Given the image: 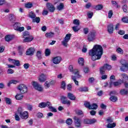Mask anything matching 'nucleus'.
I'll list each match as a JSON object with an SVG mask.
<instances>
[{
    "instance_id": "f257e3e1",
    "label": "nucleus",
    "mask_w": 128,
    "mask_h": 128,
    "mask_svg": "<svg viewBox=\"0 0 128 128\" xmlns=\"http://www.w3.org/2000/svg\"><path fill=\"white\" fill-rule=\"evenodd\" d=\"M102 54H104V50L100 45L96 44L92 50H89V56H92L91 58L94 61L100 60Z\"/></svg>"
},
{
    "instance_id": "f03ea898",
    "label": "nucleus",
    "mask_w": 128,
    "mask_h": 128,
    "mask_svg": "<svg viewBox=\"0 0 128 128\" xmlns=\"http://www.w3.org/2000/svg\"><path fill=\"white\" fill-rule=\"evenodd\" d=\"M18 114L22 120H26L28 118V112L26 111L22 112V109L21 108H18Z\"/></svg>"
},
{
    "instance_id": "7ed1b4c3",
    "label": "nucleus",
    "mask_w": 128,
    "mask_h": 128,
    "mask_svg": "<svg viewBox=\"0 0 128 128\" xmlns=\"http://www.w3.org/2000/svg\"><path fill=\"white\" fill-rule=\"evenodd\" d=\"M22 26V24L20 22H16L14 24L13 28L15 30H17V32H24V27Z\"/></svg>"
},
{
    "instance_id": "20e7f679",
    "label": "nucleus",
    "mask_w": 128,
    "mask_h": 128,
    "mask_svg": "<svg viewBox=\"0 0 128 128\" xmlns=\"http://www.w3.org/2000/svg\"><path fill=\"white\" fill-rule=\"evenodd\" d=\"M32 84L36 90H38V92H42V90H44V88H42V85L40 84L38 82L33 81L32 82Z\"/></svg>"
},
{
    "instance_id": "39448f33",
    "label": "nucleus",
    "mask_w": 128,
    "mask_h": 128,
    "mask_svg": "<svg viewBox=\"0 0 128 128\" xmlns=\"http://www.w3.org/2000/svg\"><path fill=\"white\" fill-rule=\"evenodd\" d=\"M112 70V66L108 64H106L100 68V74H104L106 70Z\"/></svg>"
},
{
    "instance_id": "423d86ee",
    "label": "nucleus",
    "mask_w": 128,
    "mask_h": 128,
    "mask_svg": "<svg viewBox=\"0 0 128 128\" xmlns=\"http://www.w3.org/2000/svg\"><path fill=\"white\" fill-rule=\"evenodd\" d=\"M71 37H72V34H66L64 40L62 42V46L66 48V46H68V42H70V40Z\"/></svg>"
},
{
    "instance_id": "0eeeda50",
    "label": "nucleus",
    "mask_w": 128,
    "mask_h": 128,
    "mask_svg": "<svg viewBox=\"0 0 128 128\" xmlns=\"http://www.w3.org/2000/svg\"><path fill=\"white\" fill-rule=\"evenodd\" d=\"M95 122H96V120L95 118H84L82 121V124H95Z\"/></svg>"
},
{
    "instance_id": "6e6552de",
    "label": "nucleus",
    "mask_w": 128,
    "mask_h": 128,
    "mask_svg": "<svg viewBox=\"0 0 128 128\" xmlns=\"http://www.w3.org/2000/svg\"><path fill=\"white\" fill-rule=\"evenodd\" d=\"M18 88L21 94H26L28 92V87L24 84H20Z\"/></svg>"
},
{
    "instance_id": "1a4fd4ad",
    "label": "nucleus",
    "mask_w": 128,
    "mask_h": 128,
    "mask_svg": "<svg viewBox=\"0 0 128 128\" xmlns=\"http://www.w3.org/2000/svg\"><path fill=\"white\" fill-rule=\"evenodd\" d=\"M74 120L75 126L76 128H82V121L80 119L78 116H75L74 117Z\"/></svg>"
},
{
    "instance_id": "9d476101",
    "label": "nucleus",
    "mask_w": 128,
    "mask_h": 128,
    "mask_svg": "<svg viewBox=\"0 0 128 128\" xmlns=\"http://www.w3.org/2000/svg\"><path fill=\"white\" fill-rule=\"evenodd\" d=\"M96 38V32H90L88 35V42H92Z\"/></svg>"
},
{
    "instance_id": "9b49d317",
    "label": "nucleus",
    "mask_w": 128,
    "mask_h": 128,
    "mask_svg": "<svg viewBox=\"0 0 128 128\" xmlns=\"http://www.w3.org/2000/svg\"><path fill=\"white\" fill-rule=\"evenodd\" d=\"M62 56H57L56 57H54L52 58V62L54 64H58L60 63L61 60H62Z\"/></svg>"
},
{
    "instance_id": "f8f14e48",
    "label": "nucleus",
    "mask_w": 128,
    "mask_h": 128,
    "mask_svg": "<svg viewBox=\"0 0 128 128\" xmlns=\"http://www.w3.org/2000/svg\"><path fill=\"white\" fill-rule=\"evenodd\" d=\"M46 6L48 10L50 12H54L56 10V8H54V6L50 2H48L46 4Z\"/></svg>"
},
{
    "instance_id": "ddd939ff",
    "label": "nucleus",
    "mask_w": 128,
    "mask_h": 128,
    "mask_svg": "<svg viewBox=\"0 0 128 128\" xmlns=\"http://www.w3.org/2000/svg\"><path fill=\"white\" fill-rule=\"evenodd\" d=\"M61 102L63 104H67V106H70V101L66 100V97L64 96H62Z\"/></svg>"
},
{
    "instance_id": "4468645a",
    "label": "nucleus",
    "mask_w": 128,
    "mask_h": 128,
    "mask_svg": "<svg viewBox=\"0 0 128 128\" xmlns=\"http://www.w3.org/2000/svg\"><path fill=\"white\" fill-rule=\"evenodd\" d=\"M35 50L34 48L32 47L29 48L26 52V56H32Z\"/></svg>"
},
{
    "instance_id": "2eb2a0df",
    "label": "nucleus",
    "mask_w": 128,
    "mask_h": 128,
    "mask_svg": "<svg viewBox=\"0 0 128 128\" xmlns=\"http://www.w3.org/2000/svg\"><path fill=\"white\" fill-rule=\"evenodd\" d=\"M48 106H50V102H42L39 104L38 107L40 108H48Z\"/></svg>"
},
{
    "instance_id": "dca6fc26",
    "label": "nucleus",
    "mask_w": 128,
    "mask_h": 128,
    "mask_svg": "<svg viewBox=\"0 0 128 128\" xmlns=\"http://www.w3.org/2000/svg\"><path fill=\"white\" fill-rule=\"evenodd\" d=\"M23 42H30L34 40L32 36H28V37H25L24 38Z\"/></svg>"
},
{
    "instance_id": "f3484780",
    "label": "nucleus",
    "mask_w": 128,
    "mask_h": 128,
    "mask_svg": "<svg viewBox=\"0 0 128 128\" xmlns=\"http://www.w3.org/2000/svg\"><path fill=\"white\" fill-rule=\"evenodd\" d=\"M107 28L108 34H114V25L112 24H108Z\"/></svg>"
},
{
    "instance_id": "a211bd4d",
    "label": "nucleus",
    "mask_w": 128,
    "mask_h": 128,
    "mask_svg": "<svg viewBox=\"0 0 128 128\" xmlns=\"http://www.w3.org/2000/svg\"><path fill=\"white\" fill-rule=\"evenodd\" d=\"M9 62H12L13 64L16 66H20V60H12L9 58L8 59Z\"/></svg>"
},
{
    "instance_id": "6ab92c4d",
    "label": "nucleus",
    "mask_w": 128,
    "mask_h": 128,
    "mask_svg": "<svg viewBox=\"0 0 128 128\" xmlns=\"http://www.w3.org/2000/svg\"><path fill=\"white\" fill-rule=\"evenodd\" d=\"M72 74H74V76H75L76 79L77 78H82V76L80 75V72H78V69H75V71H74Z\"/></svg>"
},
{
    "instance_id": "aec40b11",
    "label": "nucleus",
    "mask_w": 128,
    "mask_h": 128,
    "mask_svg": "<svg viewBox=\"0 0 128 128\" xmlns=\"http://www.w3.org/2000/svg\"><path fill=\"white\" fill-rule=\"evenodd\" d=\"M46 80V76L44 74H42L39 78V82H44Z\"/></svg>"
},
{
    "instance_id": "412c9836",
    "label": "nucleus",
    "mask_w": 128,
    "mask_h": 128,
    "mask_svg": "<svg viewBox=\"0 0 128 128\" xmlns=\"http://www.w3.org/2000/svg\"><path fill=\"white\" fill-rule=\"evenodd\" d=\"M120 70L122 72H128V63L123 64L120 68Z\"/></svg>"
},
{
    "instance_id": "4be33fe9",
    "label": "nucleus",
    "mask_w": 128,
    "mask_h": 128,
    "mask_svg": "<svg viewBox=\"0 0 128 128\" xmlns=\"http://www.w3.org/2000/svg\"><path fill=\"white\" fill-rule=\"evenodd\" d=\"M42 50H38L36 53V56L38 58V60H40L42 58Z\"/></svg>"
},
{
    "instance_id": "5701e85b",
    "label": "nucleus",
    "mask_w": 128,
    "mask_h": 128,
    "mask_svg": "<svg viewBox=\"0 0 128 128\" xmlns=\"http://www.w3.org/2000/svg\"><path fill=\"white\" fill-rule=\"evenodd\" d=\"M48 108L50 110V112H58V110L56 109L52 106V104L50 102H49V105H48Z\"/></svg>"
},
{
    "instance_id": "b1692460",
    "label": "nucleus",
    "mask_w": 128,
    "mask_h": 128,
    "mask_svg": "<svg viewBox=\"0 0 128 128\" xmlns=\"http://www.w3.org/2000/svg\"><path fill=\"white\" fill-rule=\"evenodd\" d=\"M124 83V80H119L118 82H114V86H120L122 84Z\"/></svg>"
},
{
    "instance_id": "393cba45",
    "label": "nucleus",
    "mask_w": 128,
    "mask_h": 128,
    "mask_svg": "<svg viewBox=\"0 0 128 128\" xmlns=\"http://www.w3.org/2000/svg\"><path fill=\"white\" fill-rule=\"evenodd\" d=\"M9 20L10 22H16V17L14 16V15L10 14L9 15Z\"/></svg>"
},
{
    "instance_id": "a878e982",
    "label": "nucleus",
    "mask_w": 128,
    "mask_h": 128,
    "mask_svg": "<svg viewBox=\"0 0 128 128\" xmlns=\"http://www.w3.org/2000/svg\"><path fill=\"white\" fill-rule=\"evenodd\" d=\"M54 36V32H47L45 34V36H46V38H52Z\"/></svg>"
},
{
    "instance_id": "bb28decb",
    "label": "nucleus",
    "mask_w": 128,
    "mask_h": 128,
    "mask_svg": "<svg viewBox=\"0 0 128 128\" xmlns=\"http://www.w3.org/2000/svg\"><path fill=\"white\" fill-rule=\"evenodd\" d=\"M18 82H19L18 80H10L8 84V86H10V84H18Z\"/></svg>"
},
{
    "instance_id": "cd10ccee",
    "label": "nucleus",
    "mask_w": 128,
    "mask_h": 128,
    "mask_svg": "<svg viewBox=\"0 0 128 128\" xmlns=\"http://www.w3.org/2000/svg\"><path fill=\"white\" fill-rule=\"evenodd\" d=\"M68 98H70V100H76V96H74V94L72 93H68Z\"/></svg>"
},
{
    "instance_id": "c85d7f7f",
    "label": "nucleus",
    "mask_w": 128,
    "mask_h": 128,
    "mask_svg": "<svg viewBox=\"0 0 128 128\" xmlns=\"http://www.w3.org/2000/svg\"><path fill=\"white\" fill-rule=\"evenodd\" d=\"M120 94L122 96H126L128 94V90L126 89H122L120 90Z\"/></svg>"
},
{
    "instance_id": "c756f323",
    "label": "nucleus",
    "mask_w": 128,
    "mask_h": 128,
    "mask_svg": "<svg viewBox=\"0 0 128 128\" xmlns=\"http://www.w3.org/2000/svg\"><path fill=\"white\" fill-rule=\"evenodd\" d=\"M78 90L79 92H86L88 91V87H80Z\"/></svg>"
},
{
    "instance_id": "7c9ffc66",
    "label": "nucleus",
    "mask_w": 128,
    "mask_h": 128,
    "mask_svg": "<svg viewBox=\"0 0 128 128\" xmlns=\"http://www.w3.org/2000/svg\"><path fill=\"white\" fill-rule=\"evenodd\" d=\"M15 98L17 100H22L24 98V96L22 94H18L16 96H15Z\"/></svg>"
},
{
    "instance_id": "2f4dec72",
    "label": "nucleus",
    "mask_w": 128,
    "mask_h": 128,
    "mask_svg": "<svg viewBox=\"0 0 128 128\" xmlns=\"http://www.w3.org/2000/svg\"><path fill=\"white\" fill-rule=\"evenodd\" d=\"M104 6L102 4H98L96 6H94V8L96 10H102Z\"/></svg>"
},
{
    "instance_id": "473e14b6",
    "label": "nucleus",
    "mask_w": 128,
    "mask_h": 128,
    "mask_svg": "<svg viewBox=\"0 0 128 128\" xmlns=\"http://www.w3.org/2000/svg\"><path fill=\"white\" fill-rule=\"evenodd\" d=\"M22 38H27L28 36H30V32H28V31H25L23 32L22 34Z\"/></svg>"
},
{
    "instance_id": "72a5a7b5",
    "label": "nucleus",
    "mask_w": 128,
    "mask_h": 128,
    "mask_svg": "<svg viewBox=\"0 0 128 128\" xmlns=\"http://www.w3.org/2000/svg\"><path fill=\"white\" fill-rule=\"evenodd\" d=\"M64 3H60V4L57 6V10H64Z\"/></svg>"
},
{
    "instance_id": "f704fd0d",
    "label": "nucleus",
    "mask_w": 128,
    "mask_h": 128,
    "mask_svg": "<svg viewBox=\"0 0 128 128\" xmlns=\"http://www.w3.org/2000/svg\"><path fill=\"white\" fill-rule=\"evenodd\" d=\"M18 50L19 56H22V54H24V48H22V46H19L18 47Z\"/></svg>"
},
{
    "instance_id": "c9c22d12",
    "label": "nucleus",
    "mask_w": 128,
    "mask_h": 128,
    "mask_svg": "<svg viewBox=\"0 0 128 128\" xmlns=\"http://www.w3.org/2000/svg\"><path fill=\"white\" fill-rule=\"evenodd\" d=\"M121 76L122 77V80H123V82L124 80H128V76L126 74H121Z\"/></svg>"
},
{
    "instance_id": "e433bc0d",
    "label": "nucleus",
    "mask_w": 128,
    "mask_h": 128,
    "mask_svg": "<svg viewBox=\"0 0 128 128\" xmlns=\"http://www.w3.org/2000/svg\"><path fill=\"white\" fill-rule=\"evenodd\" d=\"M32 22H36V24H40V17H35L34 19L32 20Z\"/></svg>"
},
{
    "instance_id": "4c0bfd02",
    "label": "nucleus",
    "mask_w": 128,
    "mask_h": 128,
    "mask_svg": "<svg viewBox=\"0 0 128 128\" xmlns=\"http://www.w3.org/2000/svg\"><path fill=\"white\" fill-rule=\"evenodd\" d=\"M78 62L80 66H84V60L82 58H80L78 59Z\"/></svg>"
},
{
    "instance_id": "58836bf2",
    "label": "nucleus",
    "mask_w": 128,
    "mask_h": 128,
    "mask_svg": "<svg viewBox=\"0 0 128 128\" xmlns=\"http://www.w3.org/2000/svg\"><path fill=\"white\" fill-rule=\"evenodd\" d=\"M28 16L29 18H32V20H34L35 18L36 15L34 12H31L29 13Z\"/></svg>"
},
{
    "instance_id": "ea45409f",
    "label": "nucleus",
    "mask_w": 128,
    "mask_h": 128,
    "mask_svg": "<svg viewBox=\"0 0 128 128\" xmlns=\"http://www.w3.org/2000/svg\"><path fill=\"white\" fill-rule=\"evenodd\" d=\"M98 104L96 103H94L90 106V110H96L98 108Z\"/></svg>"
},
{
    "instance_id": "a19ab883",
    "label": "nucleus",
    "mask_w": 128,
    "mask_h": 128,
    "mask_svg": "<svg viewBox=\"0 0 128 128\" xmlns=\"http://www.w3.org/2000/svg\"><path fill=\"white\" fill-rule=\"evenodd\" d=\"M110 100L113 102H118V97L116 96H111L110 97Z\"/></svg>"
},
{
    "instance_id": "79ce46f5",
    "label": "nucleus",
    "mask_w": 128,
    "mask_h": 128,
    "mask_svg": "<svg viewBox=\"0 0 128 128\" xmlns=\"http://www.w3.org/2000/svg\"><path fill=\"white\" fill-rule=\"evenodd\" d=\"M50 56V50L47 48L45 50V56Z\"/></svg>"
},
{
    "instance_id": "37998d69",
    "label": "nucleus",
    "mask_w": 128,
    "mask_h": 128,
    "mask_svg": "<svg viewBox=\"0 0 128 128\" xmlns=\"http://www.w3.org/2000/svg\"><path fill=\"white\" fill-rule=\"evenodd\" d=\"M4 100H5V101L6 102V104H12V100H10V98H5Z\"/></svg>"
},
{
    "instance_id": "c03bdc74",
    "label": "nucleus",
    "mask_w": 128,
    "mask_h": 128,
    "mask_svg": "<svg viewBox=\"0 0 128 128\" xmlns=\"http://www.w3.org/2000/svg\"><path fill=\"white\" fill-rule=\"evenodd\" d=\"M116 52L118 54H124V50H122V49L120 48H118L116 49Z\"/></svg>"
},
{
    "instance_id": "a18cd8bd",
    "label": "nucleus",
    "mask_w": 128,
    "mask_h": 128,
    "mask_svg": "<svg viewBox=\"0 0 128 128\" xmlns=\"http://www.w3.org/2000/svg\"><path fill=\"white\" fill-rule=\"evenodd\" d=\"M116 123L114 122L113 124H108V125H107V128H116Z\"/></svg>"
},
{
    "instance_id": "49530a36",
    "label": "nucleus",
    "mask_w": 128,
    "mask_h": 128,
    "mask_svg": "<svg viewBox=\"0 0 128 128\" xmlns=\"http://www.w3.org/2000/svg\"><path fill=\"white\" fill-rule=\"evenodd\" d=\"M5 40L6 42H10L12 40V38L11 36L10 35H8L5 37Z\"/></svg>"
},
{
    "instance_id": "de8ad7c7",
    "label": "nucleus",
    "mask_w": 128,
    "mask_h": 128,
    "mask_svg": "<svg viewBox=\"0 0 128 128\" xmlns=\"http://www.w3.org/2000/svg\"><path fill=\"white\" fill-rule=\"evenodd\" d=\"M66 124L68 126H70L72 124V120L70 118H68L66 120Z\"/></svg>"
},
{
    "instance_id": "09e8293b",
    "label": "nucleus",
    "mask_w": 128,
    "mask_h": 128,
    "mask_svg": "<svg viewBox=\"0 0 128 128\" xmlns=\"http://www.w3.org/2000/svg\"><path fill=\"white\" fill-rule=\"evenodd\" d=\"M88 52V46L86 45H84L83 48H82V52L86 54Z\"/></svg>"
},
{
    "instance_id": "8fccbe9b",
    "label": "nucleus",
    "mask_w": 128,
    "mask_h": 128,
    "mask_svg": "<svg viewBox=\"0 0 128 128\" xmlns=\"http://www.w3.org/2000/svg\"><path fill=\"white\" fill-rule=\"evenodd\" d=\"M50 86V82L46 81L44 84V88H48Z\"/></svg>"
},
{
    "instance_id": "3c124183",
    "label": "nucleus",
    "mask_w": 128,
    "mask_h": 128,
    "mask_svg": "<svg viewBox=\"0 0 128 128\" xmlns=\"http://www.w3.org/2000/svg\"><path fill=\"white\" fill-rule=\"evenodd\" d=\"M114 14V12H112V10H110L108 12V18H112V15Z\"/></svg>"
},
{
    "instance_id": "603ef678",
    "label": "nucleus",
    "mask_w": 128,
    "mask_h": 128,
    "mask_svg": "<svg viewBox=\"0 0 128 128\" xmlns=\"http://www.w3.org/2000/svg\"><path fill=\"white\" fill-rule=\"evenodd\" d=\"M25 6L27 8H32V4L30 2H28L25 4Z\"/></svg>"
},
{
    "instance_id": "864d4df0",
    "label": "nucleus",
    "mask_w": 128,
    "mask_h": 128,
    "mask_svg": "<svg viewBox=\"0 0 128 128\" xmlns=\"http://www.w3.org/2000/svg\"><path fill=\"white\" fill-rule=\"evenodd\" d=\"M122 22L125 24H128V16H126L122 18Z\"/></svg>"
},
{
    "instance_id": "5fc2aeb1",
    "label": "nucleus",
    "mask_w": 128,
    "mask_h": 128,
    "mask_svg": "<svg viewBox=\"0 0 128 128\" xmlns=\"http://www.w3.org/2000/svg\"><path fill=\"white\" fill-rule=\"evenodd\" d=\"M73 24L76 26H80V20L78 19H75L74 20Z\"/></svg>"
},
{
    "instance_id": "6e6d98bb",
    "label": "nucleus",
    "mask_w": 128,
    "mask_h": 128,
    "mask_svg": "<svg viewBox=\"0 0 128 128\" xmlns=\"http://www.w3.org/2000/svg\"><path fill=\"white\" fill-rule=\"evenodd\" d=\"M14 70H12L11 68H8L7 70V74H14Z\"/></svg>"
},
{
    "instance_id": "4d7b16f0",
    "label": "nucleus",
    "mask_w": 128,
    "mask_h": 128,
    "mask_svg": "<svg viewBox=\"0 0 128 128\" xmlns=\"http://www.w3.org/2000/svg\"><path fill=\"white\" fill-rule=\"evenodd\" d=\"M84 106H86V108H89V110L90 109V102H86L84 103Z\"/></svg>"
},
{
    "instance_id": "13d9d810",
    "label": "nucleus",
    "mask_w": 128,
    "mask_h": 128,
    "mask_svg": "<svg viewBox=\"0 0 128 128\" xmlns=\"http://www.w3.org/2000/svg\"><path fill=\"white\" fill-rule=\"evenodd\" d=\"M72 80H74V82H75V84L76 86H78V82L76 80V76H72Z\"/></svg>"
},
{
    "instance_id": "bf43d9fd",
    "label": "nucleus",
    "mask_w": 128,
    "mask_h": 128,
    "mask_svg": "<svg viewBox=\"0 0 128 128\" xmlns=\"http://www.w3.org/2000/svg\"><path fill=\"white\" fill-rule=\"evenodd\" d=\"M61 88L63 90H66V82L64 81H62L61 84Z\"/></svg>"
},
{
    "instance_id": "052dcab7",
    "label": "nucleus",
    "mask_w": 128,
    "mask_h": 128,
    "mask_svg": "<svg viewBox=\"0 0 128 128\" xmlns=\"http://www.w3.org/2000/svg\"><path fill=\"white\" fill-rule=\"evenodd\" d=\"M122 10L124 12H128V6L126 4L122 6Z\"/></svg>"
},
{
    "instance_id": "680f3d73",
    "label": "nucleus",
    "mask_w": 128,
    "mask_h": 128,
    "mask_svg": "<svg viewBox=\"0 0 128 128\" xmlns=\"http://www.w3.org/2000/svg\"><path fill=\"white\" fill-rule=\"evenodd\" d=\"M26 106L29 110H32V106L30 104H26Z\"/></svg>"
},
{
    "instance_id": "e2e57ef3",
    "label": "nucleus",
    "mask_w": 128,
    "mask_h": 128,
    "mask_svg": "<svg viewBox=\"0 0 128 128\" xmlns=\"http://www.w3.org/2000/svg\"><path fill=\"white\" fill-rule=\"evenodd\" d=\"M72 30L75 32H78V30H80V28H78V26H73Z\"/></svg>"
},
{
    "instance_id": "0e129e2a",
    "label": "nucleus",
    "mask_w": 128,
    "mask_h": 128,
    "mask_svg": "<svg viewBox=\"0 0 128 128\" xmlns=\"http://www.w3.org/2000/svg\"><path fill=\"white\" fill-rule=\"evenodd\" d=\"M68 69L71 72H74L76 71V70H74V67L72 65L69 66Z\"/></svg>"
},
{
    "instance_id": "69168bd1",
    "label": "nucleus",
    "mask_w": 128,
    "mask_h": 128,
    "mask_svg": "<svg viewBox=\"0 0 128 128\" xmlns=\"http://www.w3.org/2000/svg\"><path fill=\"white\" fill-rule=\"evenodd\" d=\"M87 16H88V18H92V16H94V13L92 12H88L87 14Z\"/></svg>"
},
{
    "instance_id": "338daca9",
    "label": "nucleus",
    "mask_w": 128,
    "mask_h": 128,
    "mask_svg": "<svg viewBox=\"0 0 128 128\" xmlns=\"http://www.w3.org/2000/svg\"><path fill=\"white\" fill-rule=\"evenodd\" d=\"M48 11L46 10H43L42 12V16H48Z\"/></svg>"
},
{
    "instance_id": "774afa93",
    "label": "nucleus",
    "mask_w": 128,
    "mask_h": 128,
    "mask_svg": "<svg viewBox=\"0 0 128 128\" xmlns=\"http://www.w3.org/2000/svg\"><path fill=\"white\" fill-rule=\"evenodd\" d=\"M83 31L84 34H88V28H84Z\"/></svg>"
}]
</instances>
